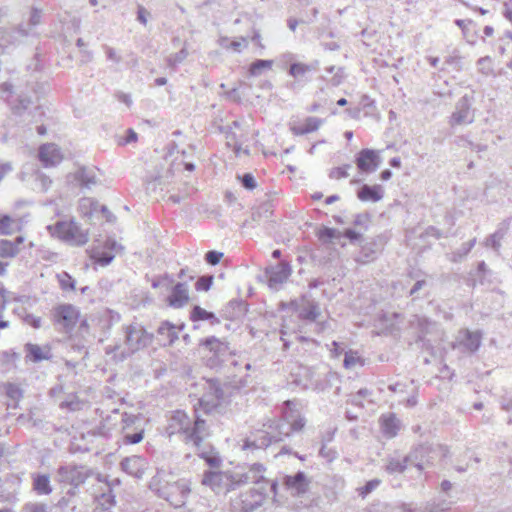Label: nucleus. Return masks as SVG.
<instances>
[{
  "label": "nucleus",
  "instance_id": "obj_1",
  "mask_svg": "<svg viewBox=\"0 0 512 512\" xmlns=\"http://www.w3.org/2000/svg\"><path fill=\"white\" fill-rule=\"evenodd\" d=\"M197 413V409H195ZM168 434H180L182 441L186 445H191L199 458L203 459L211 468H219L222 459L216 449L210 444L204 443V439L209 436V428L206 420L196 414L192 421L182 410L173 412L169 419L167 427Z\"/></svg>",
  "mask_w": 512,
  "mask_h": 512
},
{
  "label": "nucleus",
  "instance_id": "obj_2",
  "mask_svg": "<svg viewBox=\"0 0 512 512\" xmlns=\"http://www.w3.org/2000/svg\"><path fill=\"white\" fill-rule=\"evenodd\" d=\"M306 424L305 418L296 409L292 401L283 403L281 417L270 419L263 424L265 430H259L249 436L243 445L244 449H266L272 443L283 441L292 432L301 431Z\"/></svg>",
  "mask_w": 512,
  "mask_h": 512
},
{
  "label": "nucleus",
  "instance_id": "obj_3",
  "mask_svg": "<svg viewBox=\"0 0 512 512\" xmlns=\"http://www.w3.org/2000/svg\"><path fill=\"white\" fill-rule=\"evenodd\" d=\"M123 331L125 335V350L121 352L122 360L135 352L146 348L153 340V335L148 333L145 328L138 323H132L124 326Z\"/></svg>",
  "mask_w": 512,
  "mask_h": 512
},
{
  "label": "nucleus",
  "instance_id": "obj_4",
  "mask_svg": "<svg viewBox=\"0 0 512 512\" xmlns=\"http://www.w3.org/2000/svg\"><path fill=\"white\" fill-rule=\"evenodd\" d=\"M91 475V470L84 465L62 464L56 470L55 481L72 486L67 493L75 495V489L84 484Z\"/></svg>",
  "mask_w": 512,
  "mask_h": 512
},
{
  "label": "nucleus",
  "instance_id": "obj_5",
  "mask_svg": "<svg viewBox=\"0 0 512 512\" xmlns=\"http://www.w3.org/2000/svg\"><path fill=\"white\" fill-rule=\"evenodd\" d=\"M47 230L53 237H57L72 245L82 246L89 240L88 233L74 220L57 221L53 225H48Z\"/></svg>",
  "mask_w": 512,
  "mask_h": 512
},
{
  "label": "nucleus",
  "instance_id": "obj_6",
  "mask_svg": "<svg viewBox=\"0 0 512 512\" xmlns=\"http://www.w3.org/2000/svg\"><path fill=\"white\" fill-rule=\"evenodd\" d=\"M265 497L266 489L264 487L259 489L251 488L231 500V511L254 512L263 504Z\"/></svg>",
  "mask_w": 512,
  "mask_h": 512
},
{
  "label": "nucleus",
  "instance_id": "obj_7",
  "mask_svg": "<svg viewBox=\"0 0 512 512\" xmlns=\"http://www.w3.org/2000/svg\"><path fill=\"white\" fill-rule=\"evenodd\" d=\"M122 441L124 444H137L144 437V423L140 415L122 414Z\"/></svg>",
  "mask_w": 512,
  "mask_h": 512
},
{
  "label": "nucleus",
  "instance_id": "obj_8",
  "mask_svg": "<svg viewBox=\"0 0 512 512\" xmlns=\"http://www.w3.org/2000/svg\"><path fill=\"white\" fill-rule=\"evenodd\" d=\"M234 480V475L231 472L207 470L203 473L201 483L217 494H227L236 489Z\"/></svg>",
  "mask_w": 512,
  "mask_h": 512
},
{
  "label": "nucleus",
  "instance_id": "obj_9",
  "mask_svg": "<svg viewBox=\"0 0 512 512\" xmlns=\"http://www.w3.org/2000/svg\"><path fill=\"white\" fill-rule=\"evenodd\" d=\"M474 95L465 94L455 104V109L449 118L451 127L460 125H469L475 120V112L472 108Z\"/></svg>",
  "mask_w": 512,
  "mask_h": 512
},
{
  "label": "nucleus",
  "instance_id": "obj_10",
  "mask_svg": "<svg viewBox=\"0 0 512 512\" xmlns=\"http://www.w3.org/2000/svg\"><path fill=\"white\" fill-rule=\"evenodd\" d=\"M0 97L9 105L13 114L18 116H22L32 104L31 98L26 94L18 93L15 96L13 85L9 82L0 85Z\"/></svg>",
  "mask_w": 512,
  "mask_h": 512
},
{
  "label": "nucleus",
  "instance_id": "obj_11",
  "mask_svg": "<svg viewBox=\"0 0 512 512\" xmlns=\"http://www.w3.org/2000/svg\"><path fill=\"white\" fill-rule=\"evenodd\" d=\"M482 337L483 334L479 330L471 331L463 328L458 331L452 347L453 349H460L463 352L472 354L479 350Z\"/></svg>",
  "mask_w": 512,
  "mask_h": 512
},
{
  "label": "nucleus",
  "instance_id": "obj_12",
  "mask_svg": "<svg viewBox=\"0 0 512 512\" xmlns=\"http://www.w3.org/2000/svg\"><path fill=\"white\" fill-rule=\"evenodd\" d=\"M53 321L65 331L74 328L79 317V311L72 304H61L53 309Z\"/></svg>",
  "mask_w": 512,
  "mask_h": 512
},
{
  "label": "nucleus",
  "instance_id": "obj_13",
  "mask_svg": "<svg viewBox=\"0 0 512 512\" xmlns=\"http://www.w3.org/2000/svg\"><path fill=\"white\" fill-rule=\"evenodd\" d=\"M311 480L303 471H298L294 475H285L283 486L292 497L304 496L310 488Z\"/></svg>",
  "mask_w": 512,
  "mask_h": 512
},
{
  "label": "nucleus",
  "instance_id": "obj_14",
  "mask_svg": "<svg viewBox=\"0 0 512 512\" xmlns=\"http://www.w3.org/2000/svg\"><path fill=\"white\" fill-rule=\"evenodd\" d=\"M292 269L289 263L280 262L265 269V277L269 288L279 290L281 285L287 281L291 275Z\"/></svg>",
  "mask_w": 512,
  "mask_h": 512
},
{
  "label": "nucleus",
  "instance_id": "obj_15",
  "mask_svg": "<svg viewBox=\"0 0 512 512\" xmlns=\"http://www.w3.org/2000/svg\"><path fill=\"white\" fill-rule=\"evenodd\" d=\"M289 305L298 313V317L302 320L314 322L321 314L319 304L306 297H302L300 300H292Z\"/></svg>",
  "mask_w": 512,
  "mask_h": 512
},
{
  "label": "nucleus",
  "instance_id": "obj_16",
  "mask_svg": "<svg viewBox=\"0 0 512 512\" xmlns=\"http://www.w3.org/2000/svg\"><path fill=\"white\" fill-rule=\"evenodd\" d=\"M386 244V237L384 235H377L366 241L360 249L358 256L355 260L359 263L366 264L374 259L383 250Z\"/></svg>",
  "mask_w": 512,
  "mask_h": 512
},
{
  "label": "nucleus",
  "instance_id": "obj_17",
  "mask_svg": "<svg viewBox=\"0 0 512 512\" xmlns=\"http://www.w3.org/2000/svg\"><path fill=\"white\" fill-rule=\"evenodd\" d=\"M265 467L260 463H254L249 466L246 472H236L234 475V482L236 489L242 485H246L249 483L260 484L262 482H267L264 477Z\"/></svg>",
  "mask_w": 512,
  "mask_h": 512
},
{
  "label": "nucleus",
  "instance_id": "obj_18",
  "mask_svg": "<svg viewBox=\"0 0 512 512\" xmlns=\"http://www.w3.org/2000/svg\"><path fill=\"white\" fill-rule=\"evenodd\" d=\"M431 449L432 448L428 446H417L409 455L405 456L403 459L391 458L386 464V471L390 474L403 473L409 463L413 464V460H417L419 458V454L430 452Z\"/></svg>",
  "mask_w": 512,
  "mask_h": 512
},
{
  "label": "nucleus",
  "instance_id": "obj_19",
  "mask_svg": "<svg viewBox=\"0 0 512 512\" xmlns=\"http://www.w3.org/2000/svg\"><path fill=\"white\" fill-rule=\"evenodd\" d=\"M420 446H428L433 449L430 452L419 454V458L413 460V465L419 470H423L425 465L432 463L436 458L443 459L449 456V449L445 445L425 443Z\"/></svg>",
  "mask_w": 512,
  "mask_h": 512
},
{
  "label": "nucleus",
  "instance_id": "obj_20",
  "mask_svg": "<svg viewBox=\"0 0 512 512\" xmlns=\"http://www.w3.org/2000/svg\"><path fill=\"white\" fill-rule=\"evenodd\" d=\"M189 285L187 281L175 284L170 295L167 297V303L173 308H182L189 302Z\"/></svg>",
  "mask_w": 512,
  "mask_h": 512
},
{
  "label": "nucleus",
  "instance_id": "obj_21",
  "mask_svg": "<svg viewBox=\"0 0 512 512\" xmlns=\"http://www.w3.org/2000/svg\"><path fill=\"white\" fill-rule=\"evenodd\" d=\"M121 469L130 476L142 478L147 468L146 460L137 455L124 458L120 463Z\"/></svg>",
  "mask_w": 512,
  "mask_h": 512
},
{
  "label": "nucleus",
  "instance_id": "obj_22",
  "mask_svg": "<svg viewBox=\"0 0 512 512\" xmlns=\"http://www.w3.org/2000/svg\"><path fill=\"white\" fill-rule=\"evenodd\" d=\"M25 360L33 363H39L43 360H51L53 357L52 349L49 345L40 346L34 343L24 345Z\"/></svg>",
  "mask_w": 512,
  "mask_h": 512
},
{
  "label": "nucleus",
  "instance_id": "obj_23",
  "mask_svg": "<svg viewBox=\"0 0 512 512\" xmlns=\"http://www.w3.org/2000/svg\"><path fill=\"white\" fill-rule=\"evenodd\" d=\"M379 164V156L371 149H362L356 158V165L362 172H374L378 168Z\"/></svg>",
  "mask_w": 512,
  "mask_h": 512
},
{
  "label": "nucleus",
  "instance_id": "obj_24",
  "mask_svg": "<svg viewBox=\"0 0 512 512\" xmlns=\"http://www.w3.org/2000/svg\"><path fill=\"white\" fill-rule=\"evenodd\" d=\"M38 158L44 167H51L62 161V155L54 143L43 144L39 148Z\"/></svg>",
  "mask_w": 512,
  "mask_h": 512
},
{
  "label": "nucleus",
  "instance_id": "obj_25",
  "mask_svg": "<svg viewBox=\"0 0 512 512\" xmlns=\"http://www.w3.org/2000/svg\"><path fill=\"white\" fill-rule=\"evenodd\" d=\"M294 58L295 56L291 53H287L282 56L283 61L291 62L288 73L295 79L301 78L308 72L317 70L318 68V61H314L311 64H305L301 62H293Z\"/></svg>",
  "mask_w": 512,
  "mask_h": 512
},
{
  "label": "nucleus",
  "instance_id": "obj_26",
  "mask_svg": "<svg viewBox=\"0 0 512 512\" xmlns=\"http://www.w3.org/2000/svg\"><path fill=\"white\" fill-rule=\"evenodd\" d=\"M511 224V219L503 220L497 227L496 231L486 238L484 245L491 247L497 254L500 253L501 240L507 234Z\"/></svg>",
  "mask_w": 512,
  "mask_h": 512
},
{
  "label": "nucleus",
  "instance_id": "obj_27",
  "mask_svg": "<svg viewBox=\"0 0 512 512\" xmlns=\"http://www.w3.org/2000/svg\"><path fill=\"white\" fill-rule=\"evenodd\" d=\"M183 326L176 327L174 324L169 321H164L160 324L157 329V334L160 337V342L163 346H170L178 339V331L181 330Z\"/></svg>",
  "mask_w": 512,
  "mask_h": 512
},
{
  "label": "nucleus",
  "instance_id": "obj_28",
  "mask_svg": "<svg viewBox=\"0 0 512 512\" xmlns=\"http://www.w3.org/2000/svg\"><path fill=\"white\" fill-rule=\"evenodd\" d=\"M75 181L81 187L90 189L98 183L97 175L94 168L80 167L73 175Z\"/></svg>",
  "mask_w": 512,
  "mask_h": 512
},
{
  "label": "nucleus",
  "instance_id": "obj_29",
  "mask_svg": "<svg viewBox=\"0 0 512 512\" xmlns=\"http://www.w3.org/2000/svg\"><path fill=\"white\" fill-rule=\"evenodd\" d=\"M384 196V190L381 185L370 186L364 184L357 191V197L363 202L371 201L378 202Z\"/></svg>",
  "mask_w": 512,
  "mask_h": 512
},
{
  "label": "nucleus",
  "instance_id": "obj_30",
  "mask_svg": "<svg viewBox=\"0 0 512 512\" xmlns=\"http://www.w3.org/2000/svg\"><path fill=\"white\" fill-rule=\"evenodd\" d=\"M382 431L385 436L388 438L395 437L401 427L400 420L395 416V414L390 413L388 415H383L381 417Z\"/></svg>",
  "mask_w": 512,
  "mask_h": 512
},
{
  "label": "nucleus",
  "instance_id": "obj_31",
  "mask_svg": "<svg viewBox=\"0 0 512 512\" xmlns=\"http://www.w3.org/2000/svg\"><path fill=\"white\" fill-rule=\"evenodd\" d=\"M200 345L208 348L218 359H221L229 352L228 345L214 336L204 339Z\"/></svg>",
  "mask_w": 512,
  "mask_h": 512
},
{
  "label": "nucleus",
  "instance_id": "obj_32",
  "mask_svg": "<svg viewBox=\"0 0 512 512\" xmlns=\"http://www.w3.org/2000/svg\"><path fill=\"white\" fill-rule=\"evenodd\" d=\"M24 238L17 236L14 241L3 239L0 241V255L2 257H14L19 252V245L22 244Z\"/></svg>",
  "mask_w": 512,
  "mask_h": 512
},
{
  "label": "nucleus",
  "instance_id": "obj_33",
  "mask_svg": "<svg viewBox=\"0 0 512 512\" xmlns=\"http://www.w3.org/2000/svg\"><path fill=\"white\" fill-rule=\"evenodd\" d=\"M33 489L39 495H49L52 493L50 477L48 474H36L33 476Z\"/></svg>",
  "mask_w": 512,
  "mask_h": 512
},
{
  "label": "nucleus",
  "instance_id": "obj_34",
  "mask_svg": "<svg viewBox=\"0 0 512 512\" xmlns=\"http://www.w3.org/2000/svg\"><path fill=\"white\" fill-rule=\"evenodd\" d=\"M321 124V119L317 117H308L303 125L291 127V131L294 135H305L318 130Z\"/></svg>",
  "mask_w": 512,
  "mask_h": 512
},
{
  "label": "nucleus",
  "instance_id": "obj_35",
  "mask_svg": "<svg viewBox=\"0 0 512 512\" xmlns=\"http://www.w3.org/2000/svg\"><path fill=\"white\" fill-rule=\"evenodd\" d=\"M272 214L273 206L269 201H266L252 210L251 220L254 222H260L263 219H269Z\"/></svg>",
  "mask_w": 512,
  "mask_h": 512
},
{
  "label": "nucleus",
  "instance_id": "obj_36",
  "mask_svg": "<svg viewBox=\"0 0 512 512\" xmlns=\"http://www.w3.org/2000/svg\"><path fill=\"white\" fill-rule=\"evenodd\" d=\"M204 392L212 395L213 397H216L217 399L225 402L226 400V394L223 389L222 384L219 380L216 379H209L206 381V385L204 387Z\"/></svg>",
  "mask_w": 512,
  "mask_h": 512
},
{
  "label": "nucleus",
  "instance_id": "obj_37",
  "mask_svg": "<svg viewBox=\"0 0 512 512\" xmlns=\"http://www.w3.org/2000/svg\"><path fill=\"white\" fill-rule=\"evenodd\" d=\"M223 401L217 399L216 397L210 396L207 393H203L202 397L199 399V406L203 409L206 414H209L216 410Z\"/></svg>",
  "mask_w": 512,
  "mask_h": 512
},
{
  "label": "nucleus",
  "instance_id": "obj_38",
  "mask_svg": "<svg viewBox=\"0 0 512 512\" xmlns=\"http://www.w3.org/2000/svg\"><path fill=\"white\" fill-rule=\"evenodd\" d=\"M171 490L174 492L179 493L180 498L177 499L175 502L171 500V503H173L175 506H182L185 503V499L190 494V488L184 481H177L173 483L170 486Z\"/></svg>",
  "mask_w": 512,
  "mask_h": 512
},
{
  "label": "nucleus",
  "instance_id": "obj_39",
  "mask_svg": "<svg viewBox=\"0 0 512 512\" xmlns=\"http://www.w3.org/2000/svg\"><path fill=\"white\" fill-rule=\"evenodd\" d=\"M190 318L194 322L200 320H210L212 323L216 324L220 322L214 313L209 312L197 305L193 307Z\"/></svg>",
  "mask_w": 512,
  "mask_h": 512
},
{
  "label": "nucleus",
  "instance_id": "obj_40",
  "mask_svg": "<svg viewBox=\"0 0 512 512\" xmlns=\"http://www.w3.org/2000/svg\"><path fill=\"white\" fill-rule=\"evenodd\" d=\"M476 244V238L469 240L468 242L463 243L457 250L451 253V261L460 262L462 261L471 251V249Z\"/></svg>",
  "mask_w": 512,
  "mask_h": 512
},
{
  "label": "nucleus",
  "instance_id": "obj_41",
  "mask_svg": "<svg viewBox=\"0 0 512 512\" xmlns=\"http://www.w3.org/2000/svg\"><path fill=\"white\" fill-rule=\"evenodd\" d=\"M274 61L273 60H264V59H258L252 62L249 66V75L250 76H259L263 70L271 69L273 66Z\"/></svg>",
  "mask_w": 512,
  "mask_h": 512
},
{
  "label": "nucleus",
  "instance_id": "obj_42",
  "mask_svg": "<svg viewBox=\"0 0 512 512\" xmlns=\"http://www.w3.org/2000/svg\"><path fill=\"white\" fill-rule=\"evenodd\" d=\"M18 228V223L15 219L8 215L0 214V234L7 235L13 233Z\"/></svg>",
  "mask_w": 512,
  "mask_h": 512
},
{
  "label": "nucleus",
  "instance_id": "obj_43",
  "mask_svg": "<svg viewBox=\"0 0 512 512\" xmlns=\"http://www.w3.org/2000/svg\"><path fill=\"white\" fill-rule=\"evenodd\" d=\"M227 309H231V318H238L247 311V304L242 299H233L228 303Z\"/></svg>",
  "mask_w": 512,
  "mask_h": 512
},
{
  "label": "nucleus",
  "instance_id": "obj_44",
  "mask_svg": "<svg viewBox=\"0 0 512 512\" xmlns=\"http://www.w3.org/2000/svg\"><path fill=\"white\" fill-rule=\"evenodd\" d=\"M56 278H57L59 286L62 290H64V291L75 290L76 282L69 273L62 271L61 273H58L56 275Z\"/></svg>",
  "mask_w": 512,
  "mask_h": 512
},
{
  "label": "nucleus",
  "instance_id": "obj_45",
  "mask_svg": "<svg viewBox=\"0 0 512 512\" xmlns=\"http://www.w3.org/2000/svg\"><path fill=\"white\" fill-rule=\"evenodd\" d=\"M188 56V51L185 47H183L179 52L170 54L166 61L167 66L171 69H176V67L182 63Z\"/></svg>",
  "mask_w": 512,
  "mask_h": 512
},
{
  "label": "nucleus",
  "instance_id": "obj_46",
  "mask_svg": "<svg viewBox=\"0 0 512 512\" xmlns=\"http://www.w3.org/2000/svg\"><path fill=\"white\" fill-rule=\"evenodd\" d=\"M52 184V180L45 174L38 172L35 175V189L46 192Z\"/></svg>",
  "mask_w": 512,
  "mask_h": 512
},
{
  "label": "nucleus",
  "instance_id": "obj_47",
  "mask_svg": "<svg viewBox=\"0 0 512 512\" xmlns=\"http://www.w3.org/2000/svg\"><path fill=\"white\" fill-rule=\"evenodd\" d=\"M357 364L363 365V361L355 351L345 352L343 365L346 369L354 368Z\"/></svg>",
  "mask_w": 512,
  "mask_h": 512
},
{
  "label": "nucleus",
  "instance_id": "obj_48",
  "mask_svg": "<svg viewBox=\"0 0 512 512\" xmlns=\"http://www.w3.org/2000/svg\"><path fill=\"white\" fill-rule=\"evenodd\" d=\"M5 392L7 397L13 401H19L23 397V390L14 383H7L5 385Z\"/></svg>",
  "mask_w": 512,
  "mask_h": 512
},
{
  "label": "nucleus",
  "instance_id": "obj_49",
  "mask_svg": "<svg viewBox=\"0 0 512 512\" xmlns=\"http://www.w3.org/2000/svg\"><path fill=\"white\" fill-rule=\"evenodd\" d=\"M16 41L17 37L15 32L0 28V47H7L9 45L15 44Z\"/></svg>",
  "mask_w": 512,
  "mask_h": 512
},
{
  "label": "nucleus",
  "instance_id": "obj_50",
  "mask_svg": "<svg viewBox=\"0 0 512 512\" xmlns=\"http://www.w3.org/2000/svg\"><path fill=\"white\" fill-rule=\"evenodd\" d=\"M478 71L485 75H491L493 73L492 60L489 56L481 57L477 61Z\"/></svg>",
  "mask_w": 512,
  "mask_h": 512
},
{
  "label": "nucleus",
  "instance_id": "obj_51",
  "mask_svg": "<svg viewBox=\"0 0 512 512\" xmlns=\"http://www.w3.org/2000/svg\"><path fill=\"white\" fill-rule=\"evenodd\" d=\"M98 503L104 510H108L112 506L115 505V496L112 493V490L108 492L102 493L98 498Z\"/></svg>",
  "mask_w": 512,
  "mask_h": 512
},
{
  "label": "nucleus",
  "instance_id": "obj_52",
  "mask_svg": "<svg viewBox=\"0 0 512 512\" xmlns=\"http://www.w3.org/2000/svg\"><path fill=\"white\" fill-rule=\"evenodd\" d=\"M212 275H203L199 277L195 283V289L197 291H208L213 283Z\"/></svg>",
  "mask_w": 512,
  "mask_h": 512
},
{
  "label": "nucleus",
  "instance_id": "obj_53",
  "mask_svg": "<svg viewBox=\"0 0 512 512\" xmlns=\"http://www.w3.org/2000/svg\"><path fill=\"white\" fill-rule=\"evenodd\" d=\"M237 178L240 180L242 186L247 190H254L257 187L256 180L251 173H245L242 176L238 175Z\"/></svg>",
  "mask_w": 512,
  "mask_h": 512
},
{
  "label": "nucleus",
  "instance_id": "obj_54",
  "mask_svg": "<svg viewBox=\"0 0 512 512\" xmlns=\"http://www.w3.org/2000/svg\"><path fill=\"white\" fill-rule=\"evenodd\" d=\"M458 144L461 145V146H467L471 150H473V151H475L477 153L484 152V151L487 150V146L486 145H484V144H476V143L468 140L465 137H459Z\"/></svg>",
  "mask_w": 512,
  "mask_h": 512
},
{
  "label": "nucleus",
  "instance_id": "obj_55",
  "mask_svg": "<svg viewBox=\"0 0 512 512\" xmlns=\"http://www.w3.org/2000/svg\"><path fill=\"white\" fill-rule=\"evenodd\" d=\"M23 322L35 329H39L41 327L42 319L41 317L35 316L34 314L25 312L23 317Z\"/></svg>",
  "mask_w": 512,
  "mask_h": 512
},
{
  "label": "nucleus",
  "instance_id": "obj_56",
  "mask_svg": "<svg viewBox=\"0 0 512 512\" xmlns=\"http://www.w3.org/2000/svg\"><path fill=\"white\" fill-rule=\"evenodd\" d=\"M339 236V232L334 228L323 227L318 232V237L321 240H331Z\"/></svg>",
  "mask_w": 512,
  "mask_h": 512
},
{
  "label": "nucleus",
  "instance_id": "obj_57",
  "mask_svg": "<svg viewBox=\"0 0 512 512\" xmlns=\"http://www.w3.org/2000/svg\"><path fill=\"white\" fill-rule=\"evenodd\" d=\"M380 484V480L378 479H372L368 481L363 487L359 489V495L362 497L367 496L369 493H371L374 489H376Z\"/></svg>",
  "mask_w": 512,
  "mask_h": 512
},
{
  "label": "nucleus",
  "instance_id": "obj_58",
  "mask_svg": "<svg viewBox=\"0 0 512 512\" xmlns=\"http://www.w3.org/2000/svg\"><path fill=\"white\" fill-rule=\"evenodd\" d=\"M350 167H351V165L347 164V165H344L342 167L333 168L330 171L329 177L332 178V179L346 178L348 176L347 169H349Z\"/></svg>",
  "mask_w": 512,
  "mask_h": 512
},
{
  "label": "nucleus",
  "instance_id": "obj_59",
  "mask_svg": "<svg viewBox=\"0 0 512 512\" xmlns=\"http://www.w3.org/2000/svg\"><path fill=\"white\" fill-rule=\"evenodd\" d=\"M223 257L222 252H218L215 250H210L205 254V260L210 265H216L220 262Z\"/></svg>",
  "mask_w": 512,
  "mask_h": 512
},
{
  "label": "nucleus",
  "instance_id": "obj_60",
  "mask_svg": "<svg viewBox=\"0 0 512 512\" xmlns=\"http://www.w3.org/2000/svg\"><path fill=\"white\" fill-rule=\"evenodd\" d=\"M25 512H49L46 504L28 503L24 507Z\"/></svg>",
  "mask_w": 512,
  "mask_h": 512
},
{
  "label": "nucleus",
  "instance_id": "obj_61",
  "mask_svg": "<svg viewBox=\"0 0 512 512\" xmlns=\"http://www.w3.org/2000/svg\"><path fill=\"white\" fill-rule=\"evenodd\" d=\"M104 50L106 53V57L108 60L114 62V63H120L122 58L121 56L116 52V50L110 46L104 45Z\"/></svg>",
  "mask_w": 512,
  "mask_h": 512
},
{
  "label": "nucleus",
  "instance_id": "obj_62",
  "mask_svg": "<svg viewBox=\"0 0 512 512\" xmlns=\"http://www.w3.org/2000/svg\"><path fill=\"white\" fill-rule=\"evenodd\" d=\"M165 283H167V285L173 283V278L170 277L168 274H165L164 276L159 277V278H154L151 281V285L154 289H156L160 286H163Z\"/></svg>",
  "mask_w": 512,
  "mask_h": 512
},
{
  "label": "nucleus",
  "instance_id": "obj_63",
  "mask_svg": "<svg viewBox=\"0 0 512 512\" xmlns=\"http://www.w3.org/2000/svg\"><path fill=\"white\" fill-rule=\"evenodd\" d=\"M149 17H150V12L142 5H138L137 20L145 26L148 22Z\"/></svg>",
  "mask_w": 512,
  "mask_h": 512
},
{
  "label": "nucleus",
  "instance_id": "obj_64",
  "mask_svg": "<svg viewBox=\"0 0 512 512\" xmlns=\"http://www.w3.org/2000/svg\"><path fill=\"white\" fill-rule=\"evenodd\" d=\"M320 455L327 459L328 461H332L337 457V453L335 450L328 448L325 444H323L319 451Z\"/></svg>",
  "mask_w": 512,
  "mask_h": 512
}]
</instances>
